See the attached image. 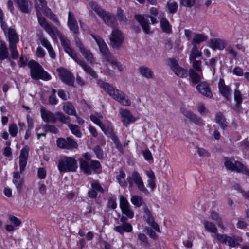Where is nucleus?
Masks as SVG:
<instances>
[{
	"instance_id": "nucleus-56",
	"label": "nucleus",
	"mask_w": 249,
	"mask_h": 249,
	"mask_svg": "<svg viewBox=\"0 0 249 249\" xmlns=\"http://www.w3.org/2000/svg\"><path fill=\"white\" fill-rule=\"evenodd\" d=\"M168 65L173 71L179 67L177 60L173 58L168 59Z\"/></svg>"
},
{
	"instance_id": "nucleus-61",
	"label": "nucleus",
	"mask_w": 249,
	"mask_h": 249,
	"mask_svg": "<svg viewBox=\"0 0 249 249\" xmlns=\"http://www.w3.org/2000/svg\"><path fill=\"white\" fill-rule=\"evenodd\" d=\"M4 15L3 14L2 10L0 9V23L1 24V27L3 30L4 33H6L7 25L5 22L4 21Z\"/></svg>"
},
{
	"instance_id": "nucleus-57",
	"label": "nucleus",
	"mask_w": 249,
	"mask_h": 249,
	"mask_svg": "<svg viewBox=\"0 0 249 249\" xmlns=\"http://www.w3.org/2000/svg\"><path fill=\"white\" fill-rule=\"evenodd\" d=\"M90 118L91 120L93 122H94V123L97 124L98 126H100V127H101V126L103 124V123L100 121V118H103V116L102 115H100L98 116H95L94 115H91L90 116Z\"/></svg>"
},
{
	"instance_id": "nucleus-7",
	"label": "nucleus",
	"mask_w": 249,
	"mask_h": 249,
	"mask_svg": "<svg viewBox=\"0 0 249 249\" xmlns=\"http://www.w3.org/2000/svg\"><path fill=\"white\" fill-rule=\"evenodd\" d=\"M127 180L130 187H132L135 183L141 191L146 195L149 194V191L145 187L142 178L138 172L134 171L131 176L127 178Z\"/></svg>"
},
{
	"instance_id": "nucleus-44",
	"label": "nucleus",
	"mask_w": 249,
	"mask_h": 249,
	"mask_svg": "<svg viewBox=\"0 0 249 249\" xmlns=\"http://www.w3.org/2000/svg\"><path fill=\"white\" fill-rule=\"evenodd\" d=\"M68 127L73 135L79 138L81 137L82 134L80 128L77 125L70 124H68Z\"/></svg>"
},
{
	"instance_id": "nucleus-51",
	"label": "nucleus",
	"mask_w": 249,
	"mask_h": 249,
	"mask_svg": "<svg viewBox=\"0 0 249 249\" xmlns=\"http://www.w3.org/2000/svg\"><path fill=\"white\" fill-rule=\"evenodd\" d=\"M117 15L120 22L125 23L127 21V18L124 16L123 10L118 8L117 11Z\"/></svg>"
},
{
	"instance_id": "nucleus-50",
	"label": "nucleus",
	"mask_w": 249,
	"mask_h": 249,
	"mask_svg": "<svg viewBox=\"0 0 249 249\" xmlns=\"http://www.w3.org/2000/svg\"><path fill=\"white\" fill-rule=\"evenodd\" d=\"M10 50L11 57L13 59H17L19 56V53L17 50V45H11L9 46Z\"/></svg>"
},
{
	"instance_id": "nucleus-13",
	"label": "nucleus",
	"mask_w": 249,
	"mask_h": 249,
	"mask_svg": "<svg viewBox=\"0 0 249 249\" xmlns=\"http://www.w3.org/2000/svg\"><path fill=\"white\" fill-rule=\"evenodd\" d=\"M56 143L58 147L68 150L76 148L78 146L77 142L70 137H68L66 139L58 138L56 141Z\"/></svg>"
},
{
	"instance_id": "nucleus-49",
	"label": "nucleus",
	"mask_w": 249,
	"mask_h": 249,
	"mask_svg": "<svg viewBox=\"0 0 249 249\" xmlns=\"http://www.w3.org/2000/svg\"><path fill=\"white\" fill-rule=\"evenodd\" d=\"M175 74L180 77H185L187 76V71L185 69H183L180 66L178 68L175 69V71H173Z\"/></svg>"
},
{
	"instance_id": "nucleus-64",
	"label": "nucleus",
	"mask_w": 249,
	"mask_h": 249,
	"mask_svg": "<svg viewBox=\"0 0 249 249\" xmlns=\"http://www.w3.org/2000/svg\"><path fill=\"white\" fill-rule=\"evenodd\" d=\"M9 219L10 221L12 223L14 224V225L15 226H18L21 223V221L19 219H18L17 217L14 216L10 215L9 216Z\"/></svg>"
},
{
	"instance_id": "nucleus-29",
	"label": "nucleus",
	"mask_w": 249,
	"mask_h": 249,
	"mask_svg": "<svg viewBox=\"0 0 249 249\" xmlns=\"http://www.w3.org/2000/svg\"><path fill=\"white\" fill-rule=\"evenodd\" d=\"M203 224L205 229L207 231L211 233H214V235L213 236L214 238H215V235L216 234H219L217 233L218 230L216 227L213 223L208 220H204L203 222Z\"/></svg>"
},
{
	"instance_id": "nucleus-54",
	"label": "nucleus",
	"mask_w": 249,
	"mask_h": 249,
	"mask_svg": "<svg viewBox=\"0 0 249 249\" xmlns=\"http://www.w3.org/2000/svg\"><path fill=\"white\" fill-rule=\"evenodd\" d=\"M36 15L38 18V23L43 28H44V26L46 24H49V23L46 21L45 18L41 16V14L38 9L36 10Z\"/></svg>"
},
{
	"instance_id": "nucleus-20",
	"label": "nucleus",
	"mask_w": 249,
	"mask_h": 249,
	"mask_svg": "<svg viewBox=\"0 0 249 249\" xmlns=\"http://www.w3.org/2000/svg\"><path fill=\"white\" fill-rule=\"evenodd\" d=\"M100 18L105 23L114 29L117 27L118 24L115 16L108 12H105Z\"/></svg>"
},
{
	"instance_id": "nucleus-18",
	"label": "nucleus",
	"mask_w": 249,
	"mask_h": 249,
	"mask_svg": "<svg viewBox=\"0 0 249 249\" xmlns=\"http://www.w3.org/2000/svg\"><path fill=\"white\" fill-rule=\"evenodd\" d=\"M40 113L43 120L45 123H55L56 122L57 112L53 113L45 107H42L40 108Z\"/></svg>"
},
{
	"instance_id": "nucleus-12",
	"label": "nucleus",
	"mask_w": 249,
	"mask_h": 249,
	"mask_svg": "<svg viewBox=\"0 0 249 249\" xmlns=\"http://www.w3.org/2000/svg\"><path fill=\"white\" fill-rule=\"evenodd\" d=\"M120 207L123 214L126 215L127 218L132 219L134 215L129 203L127 199L123 196L120 197Z\"/></svg>"
},
{
	"instance_id": "nucleus-40",
	"label": "nucleus",
	"mask_w": 249,
	"mask_h": 249,
	"mask_svg": "<svg viewBox=\"0 0 249 249\" xmlns=\"http://www.w3.org/2000/svg\"><path fill=\"white\" fill-rule=\"evenodd\" d=\"M92 9L100 17L106 11L103 10L102 8L97 3L94 1H91L89 3Z\"/></svg>"
},
{
	"instance_id": "nucleus-14",
	"label": "nucleus",
	"mask_w": 249,
	"mask_h": 249,
	"mask_svg": "<svg viewBox=\"0 0 249 249\" xmlns=\"http://www.w3.org/2000/svg\"><path fill=\"white\" fill-rule=\"evenodd\" d=\"M181 113L190 121L198 125H203L204 124L202 120L194 113L193 112L187 110L184 107H181L180 109Z\"/></svg>"
},
{
	"instance_id": "nucleus-63",
	"label": "nucleus",
	"mask_w": 249,
	"mask_h": 249,
	"mask_svg": "<svg viewBox=\"0 0 249 249\" xmlns=\"http://www.w3.org/2000/svg\"><path fill=\"white\" fill-rule=\"evenodd\" d=\"M39 40L42 45L46 48L47 50L52 47L50 42L46 38L41 37Z\"/></svg>"
},
{
	"instance_id": "nucleus-10",
	"label": "nucleus",
	"mask_w": 249,
	"mask_h": 249,
	"mask_svg": "<svg viewBox=\"0 0 249 249\" xmlns=\"http://www.w3.org/2000/svg\"><path fill=\"white\" fill-rule=\"evenodd\" d=\"M80 167L84 173L87 174H91L92 171H96L101 168L100 163L97 160L93 161H86L84 160H79Z\"/></svg>"
},
{
	"instance_id": "nucleus-8",
	"label": "nucleus",
	"mask_w": 249,
	"mask_h": 249,
	"mask_svg": "<svg viewBox=\"0 0 249 249\" xmlns=\"http://www.w3.org/2000/svg\"><path fill=\"white\" fill-rule=\"evenodd\" d=\"M215 238L217 241L230 247H237L243 241L242 238L241 237L237 236L230 237L226 234H216Z\"/></svg>"
},
{
	"instance_id": "nucleus-46",
	"label": "nucleus",
	"mask_w": 249,
	"mask_h": 249,
	"mask_svg": "<svg viewBox=\"0 0 249 249\" xmlns=\"http://www.w3.org/2000/svg\"><path fill=\"white\" fill-rule=\"evenodd\" d=\"M167 7L170 13L174 14L177 11L178 5L177 2L173 0H170L167 2Z\"/></svg>"
},
{
	"instance_id": "nucleus-4",
	"label": "nucleus",
	"mask_w": 249,
	"mask_h": 249,
	"mask_svg": "<svg viewBox=\"0 0 249 249\" xmlns=\"http://www.w3.org/2000/svg\"><path fill=\"white\" fill-rule=\"evenodd\" d=\"M28 66L30 69V74L32 78L34 80L42 79L47 81L51 79V76L45 71L42 67L35 60H30Z\"/></svg>"
},
{
	"instance_id": "nucleus-9",
	"label": "nucleus",
	"mask_w": 249,
	"mask_h": 249,
	"mask_svg": "<svg viewBox=\"0 0 249 249\" xmlns=\"http://www.w3.org/2000/svg\"><path fill=\"white\" fill-rule=\"evenodd\" d=\"M109 39L111 46L114 49H119L124 42V37L119 28L116 27L112 30Z\"/></svg>"
},
{
	"instance_id": "nucleus-26",
	"label": "nucleus",
	"mask_w": 249,
	"mask_h": 249,
	"mask_svg": "<svg viewBox=\"0 0 249 249\" xmlns=\"http://www.w3.org/2000/svg\"><path fill=\"white\" fill-rule=\"evenodd\" d=\"M113 230L120 234L123 235L124 232H131L132 231L133 227L129 223H124L115 226Z\"/></svg>"
},
{
	"instance_id": "nucleus-48",
	"label": "nucleus",
	"mask_w": 249,
	"mask_h": 249,
	"mask_svg": "<svg viewBox=\"0 0 249 249\" xmlns=\"http://www.w3.org/2000/svg\"><path fill=\"white\" fill-rule=\"evenodd\" d=\"M138 239L141 242V244L145 247H148L149 246V244L148 242L147 238L144 234L141 233H138Z\"/></svg>"
},
{
	"instance_id": "nucleus-58",
	"label": "nucleus",
	"mask_w": 249,
	"mask_h": 249,
	"mask_svg": "<svg viewBox=\"0 0 249 249\" xmlns=\"http://www.w3.org/2000/svg\"><path fill=\"white\" fill-rule=\"evenodd\" d=\"M9 131L11 136L15 137L18 133V127L16 124H12L9 127Z\"/></svg>"
},
{
	"instance_id": "nucleus-1",
	"label": "nucleus",
	"mask_w": 249,
	"mask_h": 249,
	"mask_svg": "<svg viewBox=\"0 0 249 249\" xmlns=\"http://www.w3.org/2000/svg\"><path fill=\"white\" fill-rule=\"evenodd\" d=\"M60 40L61 45L66 53L76 62L86 73L89 74L93 78H96L97 75L95 71L90 67L89 66L84 60L77 58L74 50L71 46L70 41L63 36H60Z\"/></svg>"
},
{
	"instance_id": "nucleus-24",
	"label": "nucleus",
	"mask_w": 249,
	"mask_h": 249,
	"mask_svg": "<svg viewBox=\"0 0 249 249\" xmlns=\"http://www.w3.org/2000/svg\"><path fill=\"white\" fill-rule=\"evenodd\" d=\"M20 10L23 13H29L32 9V3L29 0H14Z\"/></svg>"
},
{
	"instance_id": "nucleus-15",
	"label": "nucleus",
	"mask_w": 249,
	"mask_h": 249,
	"mask_svg": "<svg viewBox=\"0 0 249 249\" xmlns=\"http://www.w3.org/2000/svg\"><path fill=\"white\" fill-rule=\"evenodd\" d=\"M119 114L122 118V122L126 127H127L130 124L136 121L134 116L126 109L120 108Z\"/></svg>"
},
{
	"instance_id": "nucleus-47",
	"label": "nucleus",
	"mask_w": 249,
	"mask_h": 249,
	"mask_svg": "<svg viewBox=\"0 0 249 249\" xmlns=\"http://www.w3.org/2000/svg\"><path fill=\"white\" fill-rule=\"evenodd\" d=\"M234 98L236 106L239 107L242 102V96L240 91L236 89H234Z\"/></svg>"
},
{
	"instance_id": "nucleus-53",
	"label": "nucleus",
	"mask_w": 249,
	"mask_h": 249,
	"mask_svg": "<svg viewBox=\"0 0 249 249\" xmlns=\"http://www.w3.org/2000/svg\"><path fill=\"white\" fill-rule=\"evenodd\" d=\"M192 67L196 71L201 72L202 69L201 67L202 62L201 60H196V59L192 60Z\"/></svg>"
},
{
	"instance_id": "nucleus-27",
	"label": "nucleus",
	"mask_w": 249,
	"mask_h": 249,
	"mask_svg": "<svg viewBox=\"0 0 249 249\" xmlns=\"http://www.w3.org/2000/svg\"><path fill=\"white\" fill-rule=\"evenodd\" d=\"M226 45V42L225 40L220 38L211 40L210 46L213 50H223Z\"/></svg>"
},
{
	"instance_id": "nucleus-22",
	"label": "nucleus",
	"mask_w": 249,
	"mask_h": 249,
	"mask_svg": "<svg viewBox=\"0 0 249 249\" xmlns=\"http://www.w3.org/2000/svg\"><path fill=\"white\" fill-rule=\"evenodd\" d=\"M69 29L75 34L79 32V28L74 14L71 11L68 12V19L67 22Z\"/></svg>"
},
{
	"instance_id": "nucleus-2",
	"label": "nucleus",
	"mask_w": 249,
	"mask_h": 249,
	"mask_svg": "<svg viewBox=\"0 0 249 249\" xmlns=\"http://www.w3.org/2000/svg\"><path fill=\"white\" fill-rule=\"evenodd\" d=\"M93 37L98 44L100 51L102 54V62L103 63H107L116 67L119 71H124L123 65L109 51L104 40L99 36H93Z\"/></svg>"
},
{
	"instance_id": "nucleus-5",
	"label": "nucleus",
	"mask_w": 249,
	"mask_h": 249,
	"mask_svg": "<svg viewBox=\"0 0 249 249\" xmlns=\"http://www.w3.org/2000/svg\"><path fill=\"white\" fill-rule=\"evenodd\" d=\"M58 168L62 172H75L77 168V160L71 157H64L58 161Z\"/></svg>"
},
{
	"instance_id": "nucleus-36",
	"label": "nucleus",
	"mask_w": 249,
	"mask_h": 249,
	"mask_svg": "<svg viewBox=\"0 0 249 249\" xmlns=\"http://www.w3.org/2000/svg\"><path fill=\"white\" fill-rule=\"evenodd\" d=\"M9 55L8 51L6 44L2 42L0 44V60H3L8 58Z\"/></svg>"
},
{
	"instance_id": "nucleus-38",
	"label": "nucleus",
	"mask_w": 249,
	"mask_h": 249,
	"mask_svg": "<svg viewBox=\"0 0 249 249\" xmlns=\"http://www.w3.org/2000/svg\"><path fill=\"white\" fill-rule=\"evenodd\" d=\"M63 110L68 115L76 116L74 107L71 103H66L63 106Z\"/></svg>"
},
{
	"instance_id": "nucleus-11",
	"label": "nucleus",
	"mask_w": 249,
	"mask_h": 249,
	"mask_svg": "<svg viewBox=\"0 0 249 249\" xmlns=\"http://www.w3.org/2000/svg\"><path fill=\"white\" fill-rule=\"evenodd\" d=\"M225 167L231 171H235L237 172L244 174L247 168L240 161H236L233 162L231 159H226L224 162Z\"/></svg>"
},
{
	"instance_id": "nucleus-33",
	"label": "nucleus",
	"mask_w": 249,
	"mask_h": 249,
	"mask_svg": "<svg viewBox=\"0 0 249 249\" xmlns=\"http://www.w3.org/2000/svg\"><path fill=\"white\" fill-rule=\"evenodd\" d=\"M46 32L52 37L53 39H56V35L59 34L56 28H53L49 24H46L43 28Z\"/></svg>"
},
{
	"instance_id": "nucleus-45",
	"label": "nucleus",
	"mask_w": 249,
	"mask_h": 249,
	"mask_svg": "<svg viewBox=\"0 0 249 249\" xmlns=\"http://www.w3.org/2000/svg\"><path fill=\"white\" fill-rule=\"evenodd\" d=\"M131 203L137 207H139L142 205V198L138 195H135L131 198Z\"/></svg>"
},
{
	"instance_id": "nucleus-60",
	"label": "nucleus",
	"mask_w": 249,
	"mask_h": 249,
	"mask_svg": "<svg viewBox=\"0 0 249 249\" xmlns=\"http://www.w3.org/2000/svg\"><path fill=\"white\" fill-rule=\"evenodd\" d=\"M93 150L98 158L101 159L103 158V152L100 146L97 145L95 146Z\"/></svg>"
},
{
	"instance_id": "nucleus-30",
	"label": "nucleus",
	"mask_w": 249,
	"mask_h": 249,
	"mask_svg": "<svg viewBox=\"0 0 249 249\" xmlns=\"http://www.w3.org/2000/svg\"><path fill=\"white\" fill-rule=\"evenodd\" d=\"M208 39L207 36L204 34L195 33L192 39V44L193 45L199 44L206 41Z\"/></svg>"
},
{
	"instance_id": "nucleus-55",
	"label": "nucleus",
	"mask_w": 249,
	"mask_h": 249,
	"mask_svg": "<svg viewBox=\"0 0 249 249\" xmlns=\"http://www.w3.org/2000/svg\"><path fill=\"white\" fill-rule=\"evenodd\" d=\"M107 206L112 209H115L117 207L116 199L115 197L112 196L109 198Z\"/></svg>"
},
{
	"instance_id": "nucleus-25",
	"label": "nucleus",
	"mask_w": 249,
	"mask_h": 249,
	"mask_svg": "<svg viewBox=\"0 0 249 249\" xmlns=\"http://www.w3.org/2000/svg\"><path fill=\"white\" fill-rule=\"evenodd\" d=\"M138 71L141 75L146 79H153L155 78L154 72L147 67L141 66L139 68Z\"/></svg>"
},
{
	"instance_id": "nucleus-17",
	"label": "nucleus",
	"mask_w": 249,
	"mask_h": 249,
	"mask_svg": "<svg viewBox=\"0 0 249 249\" xmlns=\"http://www.w3.org/2000/svg\"><path fill=\"white\" fill-rule=\"evenodd\" d=\"M218 89L222 96L228 100H230L231 97V89L225 85L224 80L220 78L218 82Z\"/></svg>"
},
{
	"instance_id": "nucleus-28",
	"label": "nucleus",
	"mask_w": 249,
	"mask_h": 249,
	"mask_svg": "<svg viewBox=\"0 0 249 249\" xmlns=\"http://www.w3.org/2000/svg\"><path fill=\"white\" fill-rule=\"evenodd\" d=\"M215 122L222 129H225L227 127L228 123L224 116L221 112H217L215 114Z\"/></svg>"
},
{
	"instance_id": "nucleus-31",
	"label": "nucleus",
	"mask_w": 249,
	"mask_h": 249,
	"mask_svg": "<svg viewBox=\"0 0 249 249\" xmlns=\"http://www.w3.org/2000/svg\"><path fill=\"white\" fill-rule=\"evenodd\" d=\"M210 216L212 220L216 223L220 228L223 230L225 229L221 218L216 212L214 211L210 212Z\"/></svg>"
},
{
	"instance_id": "nucleus-41",
	"label": "nucleus",
	"mask_w": 249,
	"mask_h": 249,
	"mask_svg": "<svg viewBox=\"0 0 249 249\" xmlns=\"http://www.w3.org/2000/svg\"><path fill=\"white\" fill-rule=\"evenodd\" d=\"M189 75L192 82L195 84L198 83L201 80L199 74L195 72L193 69L189 70Z\"/></svg>"
},
{
	"instance_id": "nucleus-34",
	"label": "nucleus",
	"mask_w": 249,
	"mask_h": 249,
	"mask_svg": "<svg viewBox=\"0 0 249 249\" xmlns=\"http://www.w3.org/2000/svg\"><path fill=\"white\" fill-rule=\"evenodd\" d=\"M202 55V53L198 50L196 45H193L189 56L190 62H191L192 60L196 59V57H200Z\"/></svg>"
},
{
	"instance_id": "nucleus-3",
	"label": "nucleus",
	"mask_w": 249,
	"mask_h": 249,
	"mask_svg": "<svg viewBox=\"0 0 249 249\" xmlns=\"http://www.w3.org/2000/svg\"><path fill=\"white\" fill-rule=\"evenodd\" d=\"M97 84L99 87L106 91L113 99L124 106H129L131 101L126 95L122 91L115 89L107 82L99 80Z\"/></svg>"
},
{
	"instance_id": "nucleus-43",
	"label": "nucleus",
	"mask_w": 249,
	"mask_h": 249,
	"mask_svg": "<svg viewBox=\"0 0 249 249\" xmlns=\"http://www.w3.org/2000/svg\"><path fill=\"white\" fill-rule=\"evenodd\" d=\"M58 120L64 124H70V117L65 116L62 112H57L56 121Z\"/></svg>"
},
{
	"instance_id": "nucleus-37",
	"label": "nucleus",
	"mask_w": 249,
	"mask_h": 249,
	"mask_svg": "<svg viewBox=\"0 0 249 249\" xmlns=\"http://www.w3.org/2000/svg\"><path fill=\"white\" fill-rule=\"evenodd\" d=\"M13 182L16 185V188L20 190L23 183V180L20 178V175L19 172H16L14 173Z\"/></svg>"
},
{
	"instance_id": "nucleus-59",
	"label": "nucleus",
	"mask_w": 249,
	"mask_h": 249,
	"mask_svg": "<svg viewBox=\"0 0 249 249\" xmlns=\"http://www.w3.org/2000/svg\"><path fill=\"white\" fill-rule=\"evenodd\" d=\"M196 0H180V4L184 6L192 7L194 6Z\"/></svg>"
},
{
	"instance_id": "nucleus-21",
	"label": "nucleus",
	"mask_w": 249,
	"mask_h": 249,
	"mask_svg": "<svg viewBox=\"0 0 249 249\" xmlns=\"http://www.w3.org/2000/svg\"><path fill=\"white\" fill-rule=\"evenodd\" d=\"M29 148L27 146H25L21 150L19 157L20 173H22L26 166L27 160L28 156Z\"/></svg>"
},
{
	"instance_id": "nucleus-52",
	"label": "nucleus",
	"mask_w": 249,
	"mask_h": 249,
	"mask_svg": "<svg viewBox=\"0 0 249 249\" xmlns=\"http://www.w3.org/2000/svg\"><path fill=\"white\" fill-rule=\"evenodd\" d=\"M217 61L216 58H213L210 59L209 64L207 62H205L206 65H208L210 67V70L212 71L213 75L215 73V64Z\"/></svg>"
},
{
	"instance_id": "nucleus-35",
	"label": "nucleus",
	"mask_w": 249,
	"mask_h": 249,
	"mask_svg": "<svg viewBox=\"0 0 249 249\" xmlns=\"http://www.w3.org/2000/svg\"><path fill=\"white\" fill-rule=\"evenodd\" d=\"M80 52L88 62L90 64L93 63L94 57L91 52L89 50L85 48Z\"/></svg>"
},
{
	"instance_id": "nucleus-62",
	"label": "nucleus",
	"mask_w": 249,
	"mask_h": 249,
	"mask_svg": "<svg viewBox=\"0 0 249 249\" xmlns=\"http://www.w3.org/2000/svg\"><path fill=\"white\" fill-rule=\"evenodd\" d=\"M226 50L228 52V53L232 56V57L236 59L238 56V53L236 51H235L233 48L231 46H228L226 49Z\"/></svg>"
},
{
	"instance_id": "nucleus-39",
	"label": "nucleus",
	"mask_w": 249,
	"mask_h": 249,
	"mask_svg": "<svg viewBox=\"0 0 249 249\" xmlns=\"http://www.w3.org/2000/svg\"><path fill=\"white\" fill-rule=\"evenodd\" d=\"M100 128L106 135L110 137L114 135L112 126L110 123L107 125L103 124Z\"/></svg>"
},
{
	"instance_id": "nucleus-32",
	"label": "nucleus",
	"mask_w": 249,
	"mask_h": 249,
	"mask_svg": "<svg viewBox=\"0 0 249 249\" xmlns=\"http://www.w3.org/2000/svg\"><path fill=\"white\" fill-rule=\"evenodd\" d=\"M160 25L162 31L166 33H171L172 32V26L168 20L162 18L160 20Z\"/></svg>"
},
{
	"instance_id": "nucleus-16",
	"label": "nucleus",
	"mask_w": 249,
	"mask_h": 249,
	"mask_svg": "<svg viewBox=\"0 0 249 249\" xmlns=\"http://www.w3.org/2000/svg\"><path fill=\"white\" fill-rule=\"evenodd\" d=\"M58 71L62 82L69 86H73L74 77L72 73L64 69H59Z\"/></svg>"
},
{
	"instance_id": "nucleus-42",
	"label": "nucleus",
	"mask_w": 249,
	"mask_h": 249,
	"mask_svg": "<svg viewBox=\"0 0 249 249\" xmlns=\"http://www.w3.org/2000/svg\"><path fill=\"white\" fill-rule=\"evenodd\" d=\"M143 219L146 220L147 223H148L155 230L158 232H160L159 227L157 223L154 221V219L152 215Z\"/></svg>"
},
{
	"instance_id": "nucleus-6",
	"label": "nucleus",
	"mask_w": 249,
	"mask_h": 249,
	"mask_svg": "<svg viewBox=\"0 0 249 249\" xmlns=\"http://www.w3.org/2000/svg\"><path fill=\"white\" fill-rule=\"evenodd\" d=\"M135 18L140 24L143 31L146 34L152 33L148 22V18L150 19L152 24H155L158 23V20L155 18V16L152 15L138 14L135 16Z\"/></svg>"
},
{
	"instance_id": "nucleus-19",
	"label": "nucleus",
	"mask_w": 249,
	"mask_h": 249,
	"mask_svg": "<svg viewBox=\"0 0 249 249\" xmlns=\"http://www.w3.org/2000/svg\"><path fill=\"white\" fill-rule=\"evenodd\" d=\"M196 89L202 95L208 98H212L213 95L209 84L206 82H201L196 86Z\"/></svg>"
},
{
	"instance_id": "nucleus-23",
	"label": "nucleus",
	"mask_w": 249,
	"mask_h": 249,
	"mask_svg": "<svg viewBox=\"0 0 249 249\" xmlns=\"http://www.w3.org/2000/svg\"><path fill=\"white\" fill-rule=\"evenodd\" d=\"M6 33H5V34L8 37L9 46L11 45H17L19 42V38L15 30L12 28H7V27H6Z\"/></svg>"
}]
</instances>
